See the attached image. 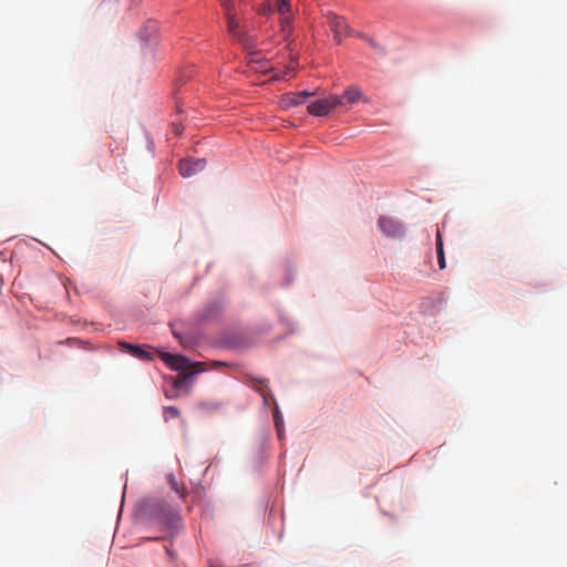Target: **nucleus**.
<instances>
[{
    "instance_id": "1",
    "label": "nucleus",
    "mask_w": 567,
    "mask_h": 567,
    "mask_svg": "<svg viewBox=\"0 0 567 567\" xmlns=\"http://www.w3.org/2000/svg\"><path fill=\"white\" fill-rule=\"evenodd\" d=\"M172 370L179 371L174 380V388L181 389L193 375L207 371L210 368L224 365L221 361H214L209 365L206 362H192L188 357H161Z\"/></svg>"
},
{
    "instance_id": "2",
    "label": "nucleus",
    "mask_w": 567,
    "mask_h": 567,
    "mask_svg": "<svg viewBox=\"0 0 567 567\" xmlns=\"http://www.w3.org/2000/svg\"><path fill=\"white\" fill-rule=\"evenodd\" d=\"M269 11H276L279 14L281 32L286 35L291 31L293 20V10L289 0H275L274 4H268Z\"/></svg>"
},
{
    "instance_id": "3",
    "label": "nucleus",
    "mask_w": 567,
    "mask_h": 567,
    "mask_svg": "<svg viewBox=\"0 0 567 567\" xmlns=\"http://www.w3.org/2000/svg\"><path fill=\"white\" fill-rule=\"evenodd\" d=\"M343 104V97L339 95H330L326 99L317 100L308 105L309 114L313 116H326L334 107Z\"/></svg>"
},
{
    "instance_id": "4",
    "label": "nucleus",
    "mask_w": 567,
    "mask_h": 567,
    "mask_svg": "<svg viewBox=\"0 0 567 567\" xmlns=\"http://www.w3.org/2000/svg\"><path fill=\"white\" fill-rule=\"evenodd\" d=\"M227 19V29L228 32L236 38L238 41L243 42L244 38L239 30L238 21L236 20L235 8L231 0H219Z\"/></svg>"
},
{
    "instance_id": "5",
    "label": "nucleus",
    "mask_w": 567,
    "mask_h": 567,
    "mask_svg": "<svg viewBox=\"0 0 567 567\" xmlns=\"http://www.w3.org/2000/svg\"><path fill=\"white\" fill-rule=\"evenodd\" d=\"M378 227L384 236L390 238H400L404 234L403 225L392 217L381 216L378 219Z\"/></svg>"
},
{
    "instance_id": "6",
    "label": "nucleus",
    "mask_w": 567,
    "mask_h": 567,
    "mask_svg": "<svg viewBox=\"0 0 567 567\" xmlns=\"http://www.w3.org/2000/svg\"><path fill=\"white\" fill-rule=\"evenodd\" d=\"M206 167V159L204 158H185L179 162L178 169L183 177H192L200 172H203Z\"/></svg>"
},
{
    "instance_id": "7",
    "label": "nucleus",
    "mask_w": 567,
    "mask_h": 567,
    "mask_svg": "<svg viewBox=\"0 0 567 567\" xmlns=\"http://www.w3.org/2000/svg\"><path fill=\"white\" fill-rule=\"evenodd\" d=\"M328 24L331 31L333 32L336 41L339 43L341 42L343 37L351 34L350 28L344 21V19L334 13H330L328 16Z\"/></svg>"
},
{
    "instance_id": "8",
    "label": "nucleus",
    "mask_w": 567,
    "mask_h": 567,
    "mask_svg": "<svg viewBox=\"0 0 567 567\" xmlns=\"http://www.w3.org/2000/svg\"><path fill=\"white\" fill-rule=\"evenodd\" d=\"M313 95L315 93L309 91L288 93L281 97L280 105L282 109L288 110L290 107L303 104L308 97Z\"/></svg>"
},
{
    "instance_id": "9",
    "label": "nucleus",
    "mask_w": 567,
    "mask_h": 567,
    "mask_svg": "<svg viewBox=\"0 0 567 567\" xmlns=\"http://www.w3.org/2000/svg\"><path fill=\"white\" fill-rule=\"evenodd\" d=\"M106 351H110V352H131V354H138V355H144V354H151L146 349L140 347V346H135V344H131V343H126L124 341H118L116 343V349L115 348H107Z\"/></svg>"
},
{
    "instance_id": "10",
    "label": "nucleus",
    "mask_w": 567,
    "mask_h": 567,
    "mask_svg": "<svg viewBox=\"0 0 567 567\" xmlns=\"http://www.w3.org/2000/svg\"><path fill=\"white\" fill-rule=\"evenodd\" d=\"M436 254H437V262L440 269H444L446 267L445 264V255H444V248H443V239L441 231L439 230L436 233Z\"/></svg>"
},
{
    "instance_id": "11",
    "label": "nucleus",
    "mask_w": 567,
    "mask_h": 567,
    "mask_svg": "<svg viewBox=\"0 0 567 567\" xmlns=\"http://www.w3.org/2000/svg\"><path fill=\"white\" fill-rule=\"evenodd\" d=\"M341 96L343 100H347L348 103L354 104L362 99V93L358 87L351 86L347 89Z\"/></svg>"
},
{
    "instance_id": "12",
    "label": "nucleus",
    "mask_w": 567,
    "mask_h": 567,
    "mask_svg": "<svg viewBox=\"0 0 567 567\" xmlns=\"http://www.w3.org/2000/svg\"><path fill=\"white\" fill-rule=\"evenodd\" d=\"M175 336L181 339V342L186 347V348H196L199 346V340L197 339H194V338H189V337H186V338H183L181 334L174 332Z\"/></svg>"
},
{
    "instance_id": "13",
    "label": "nucleus",
    "mask_w": 567,
    "mask_h": 567,
    "mask_svg": "<svg viewBox=\"0 0 567 567\" xmlns=\"http://www.w3.org/2000/svg\"><path fill=\"white\" fill-rule=\"evenodd\" d=\"M179 416V411L175 406H165L164 408V417L165 420L175 419Z\"/></svg>"
},
{
    "instance_id": "14",
    "label": "nucleus",
    "mask_w": 567,
    "mask_h": 567,
    "mask_svg": "<svg viewBox=\"0 0 567 567\" xmlns=\"http://www.w3.org/2000/svg\"><path fill=\"white\" fill-rule=\"evenodd\" d=\"M282 419L281 416H279V413L278 411L275 412V424H276V429H277V432H278V435L281 436V432H282Z\"/></svg>"
},
{
    "instance_id": "15",
    "label": "nucleus",
    "mask_w": 567,
    "mask_h": 567,
    "mask_svg": "<svg viewBox=\"0 0 567 567\" xmlns=\"http://www.w3.org/2000/svg\"><path fill=\"white\" fill-rule=\"evenodd\" d=\"M295 70V66L293 65H289L286 68L285 72L280 75H276L277 79H280V80H287L288 79V75Z\"/></svg>"
},
{
    "instance_id": "16",
    "label": "nucleus",
    "mask_w": 567,
    "mask_h": 567,
    "mask_svg": "<svg viewBox=\"0 0 567 567\" xmlns=\"http://www.w3.org/2000/svg\"><path fill=\"white\" fill-rule=\"evenodd\" d=\"M367 41H368V43H369L372 48H374V49H377V50H380L381 52H384V49H383L379 43H377L373 39H370V38H369V39H367Z\"/></svg>"
},
{
    "instance_id": "17",
    "label": "nucleus",
    "mask_w": 567,
    "mask_h": 567,
    "mask_svg": "<svg viewBox=\"0 0 567 567\" xmlns=\"http://www.w3.org/2000/svg\"><path fill=\"white\" fill-rule=\"evenodd\" d=\"M173 127H174V131H175V133H176L177 135H181V134H182V132H183V127H181V126H178V125H175V124L173 125Z\"/></svg>"
},
{
    "instance_id": "18",
    "label": "nucleus",
    "mask_w": 567,
    "mask_h": 567,
    "mask_svg": "<svg viewBox=\"0 0 567 567\" xmlns=\"http://www.w3.org/2000/svg\"><path fill=\"white\" fill-rule=\"evenodd\" d=\"M156 354L164 355V354H171V353L167 351L161 350V351H157Z\"/></svg>"
},
{
    "instance_id": "19",
    "label": "nucleus",
    "mask_w": 567,
    "mask_h": 567,
    "mask_svg": "<svg viewBox=\"0 0 567 567\" xmlns=\"http://www.w3.org/2000/svg\"><path fill=\"white\" fill-rule=\"evenodd\" d=\"M357 35H358L359 38L364 39V40H367V39H368L365 35H363V34H361V33H358Z\"/></svg>"
},
{
    "instance_id": "20",
    "label": "nucleus",
    "mask_w": 567,
    "mask_h": 567,
    "mask_svg": "<svg viewBox=\"0 0 567 567\" xmlns=\"http://www.w3.org/2000/svg\"><path fill=\"white\" fill-rule=\"evenodd\" d=\"M69 342L75 343V342H80V341L75 340V339H72V340H69Z\"/></svg>"
},
{
    "instance_id": "21",
    "label": "nucleus",
    "mask_w": 567,
    "mask_h": 567,
    "mask_svg": "<svg viewBox=\"0 0 567 567\" xmlns=\"http://www.w3.org/2000/svg\"><path fill=\"white\" fill-rule=\"evenodd\" d=\"M225 349H234L233 343L229 347H225Z\"/></svg>"
}]
</instances>
